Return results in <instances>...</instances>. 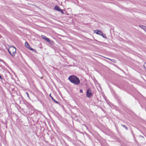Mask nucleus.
Listing matches in <instances>:
<instances>
[{"mask_svg": "<svg viewBox=\"0 0 146 146\" xmlns=\"http://www.w3.org/2000/svg\"><path fill=\"white\" fill-rule=\"evenodd\" d=\"M25 46L28 49L30 48V46L28 44V43L27 42H25Z\"/></svg>", "mask_w": 146, "mask_h": 146, "instance_id": "nucleus-9", "label": "nucleus"}, {"mask_svg": "<svg viewBox=\"0 0 146 146\" xmlns=\"http://www.w3.org/2000/svg\"><path fill=\"white\" fill-rule=\"evenodd\" d=\"M144 67L146 69V63H145L143 64Z\"/></svg>", "mask_w": 146, "mask_h": 146, "instance_id": "nucleus-13", "label": "nucleus"}, {"mask_svg": "<svg viewBox=\"0 0 146 146\" xmlns=\"http://www.w3.org/2000/svg\"><path fill=\"white\" fill-rule=\"evenodd\" d=\"M95 31L96 33L97 34L99 35H101V34H102V32L100 31L96 30Z\"/></svg>", "mask_w": 146, "mask_h": 146, "instance_id": "nucleus-5", "label": "nucleus"}, {"mask_svg": "<svg viewBox=\"0 0 146 146\" xmlns=\"http://www.w3.org/2000/svg\"><path fill=\"white\" fill-rule=\"evenodd\" d=\"M30 50H31L32 51H36L34 49L30 47L29 48H28Z\"/></svg>", "mask_w": 146, "mask_h": 146, "instance_id": "nucleus-12", "label": "nucleus"}, {"mask_svg": "<svg viewBox=\"0 0 146 146\" xmlns=\"http://www.w3.org/2000/svg\"><path fill=\"white\" fill-rule=\"evenodd\" d=\"M54 9L56 10L60 11L61 9L59 7L58 5H56L54 7Z\"/></svg>", "mask_w": 146, "mask_h": 146, "instance_id": "nucleus-6", "label": "nucleus"}, {"mask_svg": "<svg viewBox=\"0 0 146 146\" xmlns=\"http://www.w3.org/2000/svg\"><path fill=\"white\" fill-rule=\"evenodd\" d=\"M80 92L81 93H83V90L82 89L80 90Z\"/></svg>", "mask_w": 146, "mask_h": 146, "instance_id": "nucleus-16", "label": "nucleus"}, {"mask_svg": "<svg viewBox=\"0 0 146 146\" xmlns=\"http://www.w3.org/2000/svg\"><path fill=\"white\" fill-rule=\"evenodd\" d=\"M121 125L125 128L126 130H127L128 129V127L125 125L121 124Z\"/></svg>", "mask_w": 146, "mask_h": 146, "instance_id": "nucleus-10", "label": "nucleus"}, {"mask_svg": "<svg viewBox=\"0 0 146 146\" xmlns=\"http://www.w3.org/2000/svg\"><path fill=\"white\" fill-rule=\"evenodd\" d=\"M49 96L50 97V98H51V99L54 101L56 103V104H59V102H57V101L56 100H55L54 99V98L51 96V94H50V95H49Z\"/></svg>", "mask_w": 146, "mask_h": 146, "instance_id": "nucleus-7", "label": "nucleus"}, {"mask_svg": "<svg viewBox=\"0 0 146 146\" xmlns=\"http://www.w3.org/2000/svg\"><path fill=\"white\" fill-rule=\"evenodd\" d=\"M8 50L11 56H15L16 51V48L15 47L12 46L10 49H8Z\"/></svg>", "mask_w": 146, "mask_h": 146, "instance_id": "nucleus-2", "label": "nucleus"}, {"mask_svg": "<svg viewBox=\"0 0 146 146\" xmlns=\"http://www.w3.org/2000/svg\"><path fill=\"white\" fill-rule=\"evenodd\" d=\"M0 78L1 79H2V76H1V75H0Z\"/></svg>", "mask_w": 146, "mask_h": 146, "instance_id": "nucleus-18", "label": "nucleus"}, {"mask_svg": "<svg viewBox=\"0 0 146 146\" xmlns=\"http://www.w3.org/2000/svg\"><path fill=\"white\" fill-rule=\"evenodd\" d=\"M68 79L71 82L76 85L79 84L80 82L79 78L74 75L70 76L68 78Z\"/></svg>", "mask_w": 146, "mask_h": 146, "instance_id": "nucleus-1", "label": "nucleus"}, {"mask_svg": "<svg viewBox=\"0 0 146 146\" xmlns=\"http://www.w3.org/2000/svg\"><path fill=\"white\" fill-rule=\"evenodd\" d=\"M59 12H61V13H62L63 14H64V13L62 11V10L61 9L60 10V11Z\"/></svg>", "mask_w": 146, "mask_h": 146, "instance_id": "nucleus-15", "label": "nucleus"}, {"mask_svg": "<svg viewBox=\"0 0 146 146\" xmlns=\"http://www.w3.org/2000/svg\"><path fill=\"white\" fill-rule=\"evenodd\" d=\"M48 42L52 45L54 44V42L53 41H51L50 40V41H48Z\"/></svg>", "mask_w": 146, "mask_h": 146, "instance_id": "nucleus-11", "label": "nucleus"}, {"mask_svg": "<svg viewBox=\"0 0 146 146\" xmlns=\"http://www.w3.org/2000/svg\"><path fill=\"white\" fill-rule=\"evenodd\" d=\"M93 95L92 91L90 89H88L86 92V96L88 98H90Z\"/></svg>", "mask_w": 146, "mask_h": 146, "instance_id": "nucleus-3", "label": "nucleus"}, {"mask_svg": "<svg viewBox=\"0 0 146 146\" xmlns=\"http://www.w3.org/2000/svg\"><path fill=\"white\" fill-rule=\"evenodd\" d=\"M42 38L46 40L47 42L50 41V39L49 38L46 37V36L44 35H42L41 36Z\"/></svg>", "mask_w": 146, "mask_h": 146, "instance_id": "nucleus-4", "label": "nucleus"}, {"mask_svg": "<svg viewBox=\"0 0 146 146\" xmlns=\"http://www.w3.org/2000/svg\"><path fill=\"white\" fill-rule=\"evenodd\" d=\"M139 27L142 29H143L144 30H146V27L141 25H139Z\"/></svg>", "mask_w": 146, "mask_h": 146, "instance_id": "nucleus-8", "label": "nucleus"}, {"mask_svg": "<svg viewBox=\"0 0 146 146\" xmlns=\"http://www.w3.org/2000/svg\"><path fill=\"white\" fill-rule=\"evenodd\" d=\"M100 35L102 36L103 37L106 38V37L104 35L103 33H102V34H101Z\"/></svg>", "mask_w": 146, "mask_h": 146, "instance_id": "nucleus-14", "label": "nucleus"}, {"mask_svg": "<svg viewBox=\"0 0 146 146\" xmlns=\"http://www.w3.org/2000/svg\"><path fill=\"white\" fill-rule=\"evenodd\" d=\"M26 94L27 95V97H28V98H29V94L28 93V92H26Z\"/></svg>", "mask_w": 146, "mask_h": 146, "instance_id": "nucleus-17", "label": "nucleus"}]
</instances>
